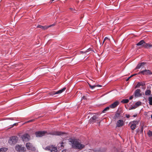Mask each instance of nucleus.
Returning a JSON list of instances; mask_svg holds the SVG:
<instances>
[{"mask_svg": "<svg viewBox=\"0 0 152 152\" xmlns=\"http://www.w3.org/2000/svg\"><path fill=\"white\" fill-rule=\"evenodd\" d=\"M69 142L73 148L77 149H81L84 148L85 145L80 143L78 140L75 139H69Z\"/></svg>", "mask_w": 152, "mask_h": 152, "instance_id": "f257e3e1", "label": "nucleus"}, {"mask_svg": "<svg viewBox=\"0 0 152 152\" xmlns=\"http://www.w3.org/2000/svg\"><path fill=\"white\" fill-rule=\"evenodd\" d=\"M136 45L137 46H141L142 47L147 49L152 48V44L145 43L144 41L143 40L140 41L136 44Z\"/></svg>", "mask_w": 152, "mask_h": 152, "instance_id": "f03ea898", "label": "nucleus"}, {"mask_svg": "<svg viewBox=\"0 0 152 152\" xmlns=\"http://www.w3.org/2000/svg\"><path fill=\"white\" fill-rule=\"evenodd\" d=\"M18 138L16 136H12L10 137L8 141V143L11 145L15 144L18 140Z\"/></svg>", "mask_w": 152, "mask_h": 152, "instance_id": "7ed1b4c3", "label": "nucleus"}, {"mask_svg": "<svg viewBox=\"0 0 152 152\" xmlns=\"http://www.w3.org/2000/svg\"><path fill=\"white\" fill-rule=\"evenodd\" d=\"M15 149L18 152H25L26 151V149L24 147L19 145H16Z\"/></svg>", "mask_w": 152, "mask_h": 152, "instance_id": "20e7f679", "label": "nucleus"}, {"mask_svg": "<svg viewBox=\"0 0 152 152\" xmlns=\"http://www.w3.org/2000/svg\"><path fill=\"white\" fill-rule=\"evenodd\" d=\"M46 150L50 151V152H56L57 151V148L56 147H54L52 145L51 146H48L45 148Z\"/></svg>", "mask_w": 152, "mask_h": 152, "instance_id": "39448f33", "label": "nucleus"}, {"mask_svg": "<svg viewBox=\"0 0 152 152\" xmlns=\"http://www.w3.org/2000/svg\"><path fill=\"white\" fill-rule=\"evenodd\" d=\"M46 133V131H39L36 132L35 134L37 137H40L44 136Z\"/></svg>", "mask_w": 152, "mask_h": 152, "instance_id": "423d86ee", "label": "nucleus"}, {"mask_svg": "<svg viewBox=\"0 0 152 152\" xmlns=\"http://www.w3.org/2000/svg\"><path fill=\"white\" fill-rule=\"evenodd\" d=\"M26 146L29 150L34 151L35 150V148L32 144L30 142H27L26 144Z\"/></svg>", "mask_w": 152, "mask_h": 152, "instance_id": "0eeeda50", "label": "nucleus"}, {"mask_svg": "<svg viewBox=\"0 0 152 152\" xmlns=\"http://www.w3.org/2000/svg\"><path fill=\"white\" fill-rule=\"evenodd\" d=\"M21 138L23 141L25 142H27L30 139L29 135L26 133L23 134L21 136Z\"/></svg>", "mask_w": 152, "mask_h": 152, "instance_id": "6e6552de", "label": "nucleus"}, {"mask_svg": "<svg viewBox=\"0 0 152 152\" xmlns=\"http://www.w3.org/2000/svg\"><path fill=\"white\" fill-rule=\"evenodd\" d=\"M140 74H141L143 75H147L148 74L151 75L152 74V73L149 70L145 69L143 71H140L138 73V74L139 75Z\"/></svg>", "mask_w": 152, "mask_h": 152, "instance_id": "1a4fd4ad", "label": "nucleus"}, {"mask_svg": "<svg viewBox=\"0 0 152 152\" xmlns=\"http://www.w3.org/2000/svg\"><path fill=\"white\" fill-rule=\"evenodd\" d=\"M141 91L140 89H137L134 91V94L135 97H139L142 96V94L140 93Z\"/></svg>", "mask_w": 152, "mask_h": 152, "instance_id": "9d476101", "label": "nucleus"}, {"mask_svg": "<svg viewBox=\"0 0 152 152\" xmlns=\"http://www.w3.org/2000/svg\"><path fill=\"white\" fill-rule=\"evenodd\" d=\"M124 125V121L122 120H119L117 121L116 123V126L118 127H121L123 126Z\"/></svg>", "mask_w": 152, "mask_h": 152, "instance_id": "9b49d317", "label": "nucleus"}, {"mask_svg": "<svg viewBox=\"0 0 152 152\" xmlns=\"http://www.w3.org/2000/svg\"><path fill=\"white\" fill-rule=\"evenodd\" d=\"M119 104V102L118 101H116L111 104L109 105L110 107L112 109H113L116 107Z\"/></svg>", "mask_w": 152, "mask_h": 152, "instance_id": "f8f14e48", "label": "nucleus"}, {"mask_svg": "<svg viewBox=\"0 0 152 152\" xmlns=\"http://www.w3.org/2000/svg\"><path fill=\"white\" fill-rule=\"evenodd\" d=\"M54 25L53 24H52V25H50L49 26H42L41 25H39L37 26V28H41L43 30H45L47 29L49 27H50L51 26H53Z\"/></svg>", "mask_w": 152, "mask_h": 152, "instance_id": "ddd939ff", "label": "nucleus"}, {"mask_svg": "<svg viewBox=\"0 0 152 152\" xmlns=\"http://www.w3.org/2000/svg\"><path fill=\"white\" fill-rule=\"evenodd\" d=\"M50 134L53 135H60L63 134V133L61 132H51Z\"/></svg>", "mask_w": 152, "mask_h": 152, "instance_id": "4468645a", "label": "nucleus"}, {"mask_svg": "<svg viewBox=\"0 0 152 152\" xmlns=\"http://www.w3.org/2000/svg\"><path fill=\"white\" fill-rule=\"evenodd\" d=\"M145 84L142 82H138L135 87V88H139L140 86H145Z\"/></svg>", "mask_w": 152, "mask_h": 152, "instance_id": "2eb2a0df", "label": "nucleus"}, {"mask_svg": "<svg viewBox=\"0 0 152 152\" xmlns=\"http://www.w3.org/2000/svg\"><path fill=\"white\" fill-rule=\"evenodd\" d=\"M97 118V117L96 115H93L89 120V121L90 123L95 122V120Z\"/></svg>", "mask_w": 152, "mask_h": 152, "instance_id": "dca6fc26", "label": "nucleus"}, {"mask_svg": "<svg viewBox=\"0 0 152 152\" xmlns=\"http://www.w3.org/2000/svg\"><path fill=\"white\" fill-rule=\"evenodd\" d=\"M145 62H142L139 64L136 67V69H139L142 67L145 64Z\"/></svg>", "mask_w": 152, "mask_h": 152, "instance_id": "f3484780", "label": "nucleus"}, {"mask_svg": "<svg viewBox=\"0 0 152 152\" xmlns=\"http://www.w3.org/2000/svg\"><path fill=\"white\" fill-rule=\"evenodd\" d=\"M110 108H111L110 107V105L108 106L103 110L102 111V113H106L107 111H108Z\"/></svg>", "mask_w": 152, "mask_h": 152, "instance_id": "a211bd4d", "label": "nucleus"}, {"mask_svg": "<svg viewBox=\"0 0 152 152\" xmlns=\"http://www.w3.org/2000/svg\"><path fill=\"white\" fill-rule=\"evenodd\" d=\"M8 149V148L6 147L1 148H0V152H5Z\"/></svg>", "mask_w": 152, "mask_h": 152, "instance_id": "6ab92c4d", "label": "nucleus"}, {"mask_svg": "<svg viewBox=\"0 0 152 152\" xmlns=\"http://www.w3.org/2000/svg\"><path fill=\"white\" fill-rule=\"evenodd\" d=\"M145 94L146 95H150L151 94V91L149 90H146L145 92Z\"/></svg>", "mask_w": 152, "mask_h": 152, "instance_id": "aec40b11", "label": "nucleus"}, {"mask_svg": "<svg viewBox=\"0 0 152 152\" xmlns=\"http://www.w3.org/2000/svg\"><path fill=\"white\" fill-rule=\"evenodd\" d=\"M139 123V121L137 120H134L132 121H131L129 123V124H135V125L136 126Z\"/></svg>", "mask_w": 152, "mask_h": 152, "instance_id": "412c9836", "label": "nucleus"}, {"mask_svg": "<svg viewBox=\"0 0 152 152\" xmlns=\"http://www.w3.org/2000/svg\"><path fill=\"white\" fill-rule=\"evenodd\" d=\"M66 89V88H62V89H61L57 91L56 93L57 94H61L62 93V92H63Z\"/></svg>", "mask_w": 152, "mask_h": 152, "instance_id": "4be33fe9", "label": "nucleus"}, {"mask_svg": "<svg viewBox=\"0 0 152 152\" xmlns=\"http://www.w3.org/2000/svg\"><path fill=\"white\" fill-rule=\"evenodd\" d=\"M131 125L130 128L132 130H134L136 127V126L133 124H129Z\"/></svg>", "mask_w": 152, "mask_h": 152, "instance_id": "5701e85b", "label": "nucleus"}, {"mask_svg": "<svg viewBox=\"0 0 152 152\" xmlns=\"http://www.w3.org/2000/svg\"><path fill=\"white\" fill-rule=\"evenodd\" d=\"M141 102L140 101H138L137 102H136L135 104V105L136 107H137L141 105Z\"/></svg>", "mask_w": 152, "mask_h": 152, "instance_id": "b1692460", "label": "nucleus"}, {"mask_svg": "<svg viewBox=\"0 0 152 152\" xmlns=\"http://www.w3.org/2000/svg\"><path fill=\"white\" fill-rule=\"evenodd\" d=\"M129 101V100L128 99H123L121 101V102L124 103H128Z\"/></svg>", "mask_w": 152, "mask_h": 152, "instance_id": "393cba45", "label": "nucleus"}, {"mask_svg": "<svg viewBox=\"0 0 152 152\" xmlns=\"http://www.w3.org/2000/svg\"><path fill=\"white\" fill-rule=\"evenodd\" d=\"M148 99L149 104L152 105V97H149Z\"/></svg>", "mask_w": 152, "mask_h": 152, "instance_id": "a878e982", "label": "nucleus"}, {"mask_svg": "<svg viewBox=\"0 0 152 152\" xmlns=\"http://www.w3.org/2000/svg\"><path fill=\"white\" fill-rule=\"evenodd\" d=\"M120 113L117 112L116 113L115 117V118H118L120 117Z\"/></svg>", "mask_w": 152, "mask_h": 152, "instance_id": "bb28decb", "label": "nucleus"}, {"mask_svg": "<svg viewBox=\"0 0 152 152\" xmlns=\"http://www.w3.org/2000/svg\"><path fill=\"white\" fill-rule=\"evenodd\" d=\"M88 85L90 87L91 89H93L95 87H96V85H94V86H92L90 84L88 83Z\"/></svg>", "mask_w": 152, "mask_h": 152, "instance_id": "cd10ccee", "label": "nucleus"}, {"mask_svg": "<svg viewBox=\"0 0 152 152\" xmlns=\"http://www.w3.org/2000/svg\"><path fill=\"white\" fill-rule=\"evenodd\" d=\"M92 49L91 48H89L87 49L84 53H86V54H87V53H88L89 51H91Z\"/></svg>", "mask_w": 152, "mask_h": 152, "instance_id": "c85d7f7f", "label": "nucleus"}, {"mask_svg": "<svg viewBox=\"0 0 152 152\" xmlns=\"http://www.w3.org/2000/svg\"><path fill=\"white\" fill-rule=\"evenodd\" d=\"M50 95L52 96H53L54 95L57 94L56 93V92H55L54 91L50 93Z\"/></svg>", "mask_w": 152, "mask_h": 152, "instance_id": "c756f323", "label": "nucleus"}, {"mask_svg": "<svg viewBox=\"0 0 152 152\" xmlns=\"http://www.w3.org/2000/svg\"><path fill=\"white\" fill-rule=\"evenodd\" d=\"M95 152H104V151L100 149L96 150L94 151Z\"/></svg>", "mask_w": 152, "mask_h": 152, "instance_id": "7c9ffc66", "label": "nucleus"}, {"mask_svg": "<svg viewBox=\"0 0 152 152\" xmlns=\"http://www.w3.org/2000/svg\"><path fill=\"white\" fill-rule=\"evenodd\" d=\"M148 134L149 137H151L152 135V132L151 131H149L148 133Z\"/></svg>", "mask_w": 152, "mask_h": 152, "instance_id": "2f4dec72", "label": "nucleus"}, {"mask_svg": "<svg viewBox=\"0 0 152 152\" xmlns=\"http://www.w3.org/2000/svg\"><path fill=\"white\" fill-rule=\"evenodd\" d=\"M136 108H137L135 106V105H134L133 106L131 107V109H134Z\"/></svg>", "mask_w": 152, "mask_h": 152, "instance_id": "473e14b6", "label": "nucleus"}, {"mask_svg": "<svg viewBox=\"0 0 152 152\" xmlns=\"http://www.w3.org/2000/svg\"><path fill=\"white\" fill-rule=\"evenodd\" d=\"M126 117L127 118H129L130 117V115L129 114H126Z\"/></svg>", "mask_w": 152, "mask_h": 152, "instance_id": "72a5a7b5", "label": "nucleus"}, {"mask_svg": "<svg viewBox=\"0 0 152 152\" xmlns=\"http://www.w3.org/2000/svg\"><path fill=\"white\" fill-rule=\"evenodd\" d=\"M109 39L108 38V37H105L104 38V40H103V43L104 42V41H105V40H106V39Z\"/></svg>", "mask_w": 152, "mask_h": 152, "instance_id": "f704fd0d", "label": "nucleus"}, {"mask_svg": "<svg viewBox=\"0 0 152 152\" xmlns=\"http://www.w3.org/2000/svg\"><path fill=\"white\" fill-rule=\"evenodd\" d=\"M137 75V74H133V75H131V76H130V77H132L133 76H134L136 75Z\"/></svg>", "mask_w": 152, "mask_h": 152, "instance_id": "c9c22d12", "label": "nucleus"}, {"mask_svg": "<svg viewBox=\"0 0 152 152\" xmlns=\"http://www.w3.org/2000/svg\"><path fill=\"white\" fill-rule=\"evenodd\" d=\"M133 98V96H130L129 98V100H131Z\"/></svg>", "mask_w": 152, "mask_h": 152, "instance_id": "e433bc0d", "label": "nucleus"}, {"mask_svg": "<svg viewBox=\"0 0 152 152\" xmlns=\"http://www.w3.org/2000/svg\"><path fill=\"white\" fill-rule=\"evenodd\" d=\"M85 52L83 51H81L80 52V53H86H86H84Z\"/></svg>", "mask_w": 152, "mask_h": 152, "instance_id": "4c0bfd02", "label": "nucleus"}, {"mask_svg": "<svg viewBox=\"0 0 152 152\" xmlns=\"http://www.w3.org/2000/svg\"><path fill=\"white\" fill-rule=\"evenodd\" d=\"M131 78V77H128L127 79H126V81H128V80H129V78Z\"/></svg>", "mask_w": 152, "mask_h": 152, "instance_id": "58836bf2", "label": "nucleus"}, {"mask_svg": "<svg viewBox=\"0 0 152 152\" xmlns=\"http://www.w3.org/2000/svg\"><path fill=\"white\" fill-rule=\"evenodd\" d=\"M137 114H136V115H134L133 116L134 117H136L137 116Z\"/></svg>", "mask_w": 152, "mask_h": 152, "instance_id": "ea45409f", "label": "nucleus"}, {"mask_svg": "<svg viewBox=\"0 0 152 152\" xmlns=\"http://www.w3.org/2000/svg\"><path fill=\"white\" fill-rule=\"evenodd\" d=\"M17 124V123H15V124H13V126H12V127H13V126H14L16 125V124Z\"/></svg>", "mask_w": 152, "mask_h": 152, "instance_id": "a19ab883", "label": "nucleus"}, {"mask_svg": "<svg viewBox=\"0 0 152 152\" xmlns=\"http://www.w3.org/2000/svg\"><path fill=\"white\" fill-rule=\"evenodd\" d=\"M96 86H97V87H101V86L100 85H97Z\"/></svg>", "mask_w": 152, "mask_h": 152, "instance_id": "79ce46f5", "label": "nucleus"}, {"mask_svg": "<svg viewBox=\"0 0 152 152\" xmlns=\"http://www.w3.org/2000/svg\"><path fill=\"white\" fill-rule=\"evenodd\" d=\"M9 119H10V120H14L13 119V118H9Z\"/></svg>", "mask_w": 152, "mask_h": 152, "instance_id": "37998d69", "label": "nucleus"}, {"mask_svg": "<svg viewBox=\"0 0 152 152\" xmlns=\"http://www.w3.org/2000/svg\"><path fill=\"white\" fill-rule=\"evenodd\" d=\"M54 0H50V2H51V3H52Z\"/></svg>", "mask_w": 152, "mask_h": 152, "instance_id": "c03bdc74", "label": "nucleus"}, {"mask_svg": "<svg viewBox=\"0 0 152 152\" xmlns=\"http://www.w3.org/2000/svg\"><path fill=\"white\" fill-rule=\"evenodd\" d=\"M61 146H62L63 145V142H61Z\"/></svg>", "mask_w": 152, "mask_h": 152, "instance_id": "a18cd8bd", "label": "nucleus"}, {"mask_svg": "<svg viewBox=\"0 0 152 152\" xmlns=\"http://www.w3.org/2000/svg\"><path fill=\"white\" fill-rule=\"evenodd\" d=\"M31 121L30 120L28 121V122H30Z\"/></svg>", "mask_w": 152, "mask_h": 152, "instance_id": "49530a36", "label": "nucleus"}, {"mask_svg": "<svg viewBox=\"0 0 152 152\" xmlns=\"http://www.w3.org/2000/svg\"><path fill=\"white\" fill-rule=\"evenodd\" d=\"M151 118H152V114L151 115Z\"/></svg>", "mask_w": 152, "mask_h": 152, "instance_id": "de8ad7c7", "label": "nucleus"}, {"mask_svg": "<svg viewBox=\"0 0 152 152\" xmlns=\"http://www.w3.org/2000/svg\"><path fill=\"white\" fill-rule=\"evenodd\" d=\"M150 97H152V94H151V96H150Z\"/></svg>", "mask_w": 152, "mask_h": 152, "instance_id": "09e8293b", "label": "nucleus"}, {"mask_svg": "<svg viewBox=\"0 0 152 152\" xmlns=\"http://www.w3.org/2000/svg\"><path fill=\"white\" fill-rule=\"evenodd\" d=\"M72 9V10H73V9H72H72Z\"/></svg>", "mask_w": 152, "mask_h": 152, "instance_id": "8fccbe9b", "label": "nucleus"}, {"mask_svg": "<svg viewBox=\"0 0 152 152\" xmlns=\"http://www.w3.org/2000/svg\"><path fill=\"white\" fill-rule=\"evenodd\" d=\"M151 152H152V151H151Z\"/></svg>", "mask_w": 152, "mask_h": 152, "instance_id": "3c124183", "label": "nucleus"}]
</instances>
